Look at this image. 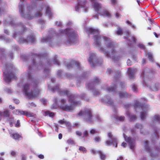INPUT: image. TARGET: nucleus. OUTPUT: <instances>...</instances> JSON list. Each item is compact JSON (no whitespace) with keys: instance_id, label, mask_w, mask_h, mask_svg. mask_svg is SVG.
<instances>
[{"instance_id":"obj_19","label":"nucleus","mask_w":160,"mask_h":160,"mask_svg":"<svg viewBox=\"0 0 160 160\" xmlns=\"http://www.w3.org/2000/svg\"><path fill=\"white\" fill-rule=\"evenodd\" d=\"M108 137L111 140V141L110 142L109 140L105 142L106 145L107 146H110L111 145L115 146L116 148L117 147V141L116 138L112 137V135L111 133L110 132L108 133Z\"/></svg>"},{"instance_id":"obj_45","label":"nucleus","mask_w":160,"mask_h":160,"mask_svg":"<svg viewBox=\"0 0 160 160\" xmlns=\"http://www.w3.org/2000/svg\"><path fill=\"white\" fill-rule=\"evenodd\" d=\"M135 128H136L141 129L142 127V124L139 123H137L135 124Z\"/></svg>"},{"instance_id":"obj_48","label":"nucleus","mask_w":160,"mask_h":160,"mask_svg":"<svg viewBox=\"0 0 160 160\" xmlns=\"http://www.w3.org/2000/svg\"><path fill=\"white\" fill-rule=\"evenodd\" d=\"M131 105H132L131 103L126 104L124 105V108L126 109V110H127L131 106Z\"/></svg>"},{"instance_id":"obj_47","label":"nucleus","mask_w":160,"mask_h":160,"mask_svg":"<svg viewBox=\"0 0 160 160\" xmlns=\"http://www.w3.org/2000/svg\"><path fill=\"white\" fill-rule=\"evenodd\" d=\"M127 23H128L129 25L131 26L132 28L133 29H135L136 28V26L133 25L129 21H127Z\"/></svg>"},{"instance_id":"obj_37","label":"nucleus","mask_w":160,"mask_h":160,"mask_svg":"<svg viewBox=\"0 0 160 160\" xmlns=\"http://www.w3.org/2000/svg\"><path fill=\"white\" fill-rule=\"evenodd\" d=\"M2 0H0V16L3 14L4 12V9L2 7Z\"/></svg>"},{"instance_id":"obj_64","label":"nucleus","mask_w":160,"mask_h":160,"mask_svg":"<svg viewBox=\"0 0 160 160\" xmlns=\"http://www.w3.org/2000/svg\"><path fill=\"white\" fill-rule=\"evenodd\" d=\"M5 91L8 93H11V90L9 88H6L5 89Z\"/></svg>"},{"instance_id":"obj_35","label":"nucleus","mask_w":160,"mask_h":160,"mask_svg":"<svg viewBox=\"0 0 160 160\" xmlns=\"http://www.w3.org/2000/svg\"><path fill=\"white\" fill-rule=\"evenodd\" d=\"M144 143L145 144V149L147 151L149 152L150 151V148L148 146V142L147 141H144Z\"/></svg>"},{"instance_id":"obj_13","label":"nucleus","mask_w":160,"mask_h":160,"mask_svg":"<svg viewBox=\"0 0 160 160\" xmlns=\"http://www.w3.org/2000/svg\"><path fill=\"white\" fill-rule=\"evenodd\" d=\"M100 80L98 77H95L92 82H90L86 84V88L88 90L92 91L94 96L99 94L100 93L97 90L95 89V87L99 84Z\"/></svg>"},{"instance_id":"obj_58","label":"nucleus","mask_w":160,"mask_h":160,"mask_svg":"<svg viewBox=\"0 0 160 160\" xmlns=\"http://www.w3.org/2000/svg\"><path fill=\"white\" fill-rule=\"evenodd\" d=\"M88 132L87 130L85 131L83 133V135L85 137H87L88 136Z\"/></svg>"},{"instance_id":"obj_54","label":"nucleus","mask_w":160,"mask_h":160,"mask_svg":"<svg viewBox=\"0 0 160 160\" xmlns=\"http://www.w3.org/2000/svg\"><path fill=\"white\" fill-rule=\"evenodd\" d=\"M94 140L95 142H98L100 141L101 138L99 137H96L94 138Z\"/></svg>"},{"instance_id":"obj_30","label":"nucleus","mask_w":160,"mask_h":160,"mask_svg":"<svg viewBox=\"0 0 160 160\" xmlns=\"http://www.w3.org/2000/svg\"><path fill=\"white\" fill-rule=\"evenodd\" d=\"M152 121L153 122L159 123L160 122V116L155 115L152 118Z\"/></svg>"},{"instance_id":"obj_32","label":"nucleus","mask_w":160,"mask_h":160,"mask_svg":"<svg viewBox=\"0 0 160 160\" xmlns=\"http://www.w3.org/2000/svg\"><path fill=\"white\" fill-rule=\"evenodd\" d=\"M114 118L116 120L119 121H123L125 119V117L124 116H119L116 115L114 116Z\"/></svg>"},{"instance_id":"obj_2","label":"nucleus","mask_w":160,"mask_h":160,"mask_svg":"<svg viewBox=\"0 0 160 160\" xmlns=\"http://www.w3.org/2000/svg\"><path fill=\"white\" fill-rule=\"evenodd\" d=\"M19 4V12L22 17L31 20L42 15L41 12L44 9L46 15L52 19L53 13L49 5L43 0H20Z\"/></svg>"},{"instance_id":"obj_24","label":"nucleus","mask_w":160,"mask_h":160,"mask_svg":"<svg viewBox=\"0 0 160 160\" xmlns=\"http://www.w3.org/2000/svg\"><path fill=\"white\" fill-rule=\"evenodd\" d=\"M119 97L121 98H128L131 96V94L128 93L126 92H120L118 93Z\"/></svg>"},{"instance_id":"obj_60","label":"nucleus","mask_w":160,"mask_h":160,"mask_svg":"<svg viewBox=\"0 0 160 160\" xmlns=\"http://www.w3.org/2000/svg\"><path fill=\"white\" fill-rule=\"evenodd\" d=\"M153 129L154 131V132H155V137L156 138H157V137L158 136V133L157 132V130L154 128H153Z\"/></svg>"},{"instance_id":"obj_26","label":"nucleus","mask_w":160,"mask_h":160,"mask_svg":"<svg viewBox=\"0 0 160 160\" xmlns=\"http://www.w3.org/2000/svg\"><path fill=\"white\" fill-rule=\"evenodd\" d=\"M10 116V113L9 110H6L2 112L0 111V121L1 120V117L3 116L4 117H9Z\"/></svg>"},{"instance_id":"obj_20","label":"nucleus","mask_w":160,"mask_h":160,"mask_svg":"<svg viewBox=\"0 0 160 160\" xmlns=\"http://www.w3.org/2000/svg\"><path fill=\"white\" fill-rule=\"evenodd\" d=\"M13 113L18 115H26L28 117H32L33 116L32 114L27 112L19 110H15L13 111Z\"/></svg>"},{"instance_id":"obj_3","label":"nucleus","mask_w":160,"mask_h":160,"mask_svg":"<svg viewBox=\"0 0 160 160\" xmlns=\"http://www.w3.org/2000/svg\"><path fill=\"white\" fill-rule=\"evenodd\" d=\"M86 32L88 34L94 35L93 38L94 43L98 47L99 51L104 54L105 56L108 58H110L114 62L119 60L122 57L124 53L121 52L119 55H117V52L116 50V44L112 39L109 37L103 36V39L104 42V46L106 48L111 49L110 52L106 51L101 45V37L100 35V32L98 29L92 28H85Z\"/></svg>"},{"instance_id":"obj_29","label":"nucleus","mask_w":160,"mask_h":160,"mask_svg":"<svg viewBox=\"0 0 160 160\" xmlns=\"http://www.w3.org/2000/svg\"><path fill=\"white\" fill-rule=\"evenodd\" d=\"M0 39L4 40L6 43H9L11 42L12 40L9 38H5L2 35H0Z\"/></svg>"},{"instance_id":"obj_61","label":"nucleus","mask_w":160,"mask_h":160,"mask_svg":"<svg viewBox=\"0 0 160 160\" xmlns=\"http://www.w3.org/2000/svg\"><path fill=\"white\" fill-rule=\"evenodd\" d=\"M76 133L77 135L80 136H81L82 135V133L81 132H80L79 131H77L76 132Z\"/></svg>"},{"instance_id":"obj_8","label":"nucleus","mask_w":160,"mask_h":160,"mask_svg":"<svg viewBox=\"0 0 160 160\" xmlns=\"http://www.w3.org/2000/svg\"><path fill=\"white\" fill-rule=\"evenodd\" d=\"M77 116L82 117L85 121L89 123H92L95 121L100 122L102 121V119L98 115H96L93 118L91 111L89 109L85 110L84 111L81 110Z\"/></svg>"},{"instance_id":"obj_63","label":"nucleus","mask_w":160,"mask_h":160,"mask_svg":"<svg viewBox=\"0 0 160 160\" xmlns=\"http://www.w3.org/2000/svg\"><path fill=\"white\" fill-rule=\"evenodd\" d=\"M5 50L4 48H0V54L1 55H3V53L5 51Z\"/></svg>"},{"instance_id":"obj_53","label":"nucleus","mask_w":160,"mask_h":160,"mask_svg":"<svg viewBox=\"0 0 160 160\" xmlns=\"http://www.w3.org/2000/svg\"><path fill=\"white\" fill-rule=\"evenodd\" d=\"M98 132L94 129H92L90 131V133L92 134H94L98 133Z\"/></svg>"},{"instance_id":"obj_15","label":"nucleus","mask_w":160,"mask_h":160,"mask_svg":"<svg viewBox=\"0 0 160 160\" xmlns=\"http://www.w3.org/2000/svg\"><path fill=\"white\" fill-rule=\"evenodd\" d=\"M78 4L75 7V11L80 12L81 9H82V11L85 12H87L88 9V4L87 1L86 0H77Z\"/></svg>"},{"instance_id":"obj_4","label":"nucleus","mask_w":160,"mask_h":160,"mask_svg":"<svg viewBox=\"0 0 160 160\" xmlns=\"http://www.w3.org/2000/svg\"><path fill=\"white\" fill-rule=\"evenodd\" d=\"M59 32L58 34L53 28H51L49 31L48 37L41 38V42L48 43L51 47L54 45L59 46L60 44L57 42V38L59 36L64 34L67 36V38L66 39L63 41L64 44L69 46L78 43V35L77 32L73 29L67 28L64 30L60 29Z\"/></svg>"},{"instance_id":"obj_6","label":"nucleus","mask_w":160,"mask_h":160,"mask_svg":"<svg viewBox=\"0 0 160 160\" xmlns=\"http://www.w3.org/2000/svg\"><path fill=\"white\" fill-rule=\"evenodd\" d=\"M3 23L6 25H11L15 29H16L18 30H20L18 32L16 31L14 32L12 35V37L16 39L17 37L23 35L27 30L26 27L22 22L15 23L12 17L10 15L9 16L7 21L6 20H4Z\"/></svg>"},{"instance_id":"obj_28","label":"nucleus","mask_w":160,"mask_h":160,"mask_svg":"<svg viewBox=\"0 0 160 160\" xmlns=\"http://www.w3.org/2000/svg\"><path fill=\"white\" fill-rule=\"evenodd\" d=\"M54 103L51 106V108L52 109H56L57 108L58 106H60V102H59L60 103H58V100L56 98H54L53 100Z\"/></svg>"},{"instance_id":"obj_51","label":"nucleus","mask_w":160,"mask_h":160,"mask_svg":"<svg viewBox=\"0 0 160 160\" xmlns=\"http://www.w3.org/2000/svg\"><path fill=\"white\" fill-rule=\"evenodd\" d=\"M79 125L80 124L76 122L73 123V126H72V128H77L78 127Z\"/></svg>"},{"instance_id":"obj_11","label":"nucleus","mask_w":160,"mask_h":160,"mask_svg":"<svg viewBox=\"0 0 160 160\" xmlns=\"http://www.w3.org/2000/svg\"><path fill=\"white\" fill-rule=\"evenodd\" d=\"M134 102L133 106L136 111H137V108H141L142 111L141 112L140 117L142 120L144 119L149 109V105L139 102L138 100H135Z\"/></svg>"},{"instance_id":"obj_23","label":"nucleus","mask_w":160,"mask_h":160,"mask_svg":"<svg viewBox=\"0 0 160 160\" xmlns=\"http://www.w3.org/2000/svg\"><path fill=\"white\" fill-rule=\"evenodd\" d=\"M88 75L89 73L88 72H84L83 73L81 77H80L78 78L77 84V87H79L80 86L81 80L82 78H84L86 77H87L88 76Z\"/></svg>"},{"instance_id":"obj_57","label":"nucleus","mask_w":160,"mask_h":160,"mask_svg":"<svg viewBox=\"0 0 160 160\" xmlns=\"http://www.w3.org/2000/svg\"><path fill=\"white\" fill-rule=\"evenodd\" d=\"M20 120H18L17 121V123L15 124V126L16 127H20Z\"/></svg>"},{"instance_id":"obj_17","label":"nucleus","mask_w":160,"mask_h":160,"mask_svg":"<svg viewBox=\"0 0 160 160\" xmlns=\"http://www.w3.org/2000/svg\"><path fill=\"white\" fill-rule=\"evenodd\" d=\"M35 41V38L34 36L30 35L28 36L27 39H25L21 37H20L19 40H17L19 44L27 43L28 42L33 43Z\"/></svg>"},{"instance_id":"obj_33","label":"nucleus","mask_w":160,"mask_h":160,"mask_svg":"<svg viewBox=\"0 0 160 160\" xmlns=\"http://www.w3.org/2000/svg\"><path fill=\"white\" fill-rule=\"evenodd\" d=\"M58 58V57L57 55H55L53 58V63L54 64L59 66L60 65V63L58 61L57 59Z\"/></svg>"},{"instance_id":"obj_14","label":"nucleus","mask_w":160,"mask_h":160,"mask_svg":"<svg viewBox=\"0 0 160 160\" xmlns=\"http://www.w3.org/2000/svg\"><path fill=\"white\" fill-rule=\"evenodd\" d=\"M88 61L91 66L92 67L101 65L103 62L102 59L97 58L96 54L91 52L90 53Z\"/></svg>"},{"instance_id":"obj_16","label":"nucleus","mask_w":160,"mask_h":160,"mask_svg":"<svg viewBox=\"0 0 160 160\" xmlns=\"http://www.w3.org/2000/svg\"><path fill=\"white\" fill-rule=\"evenodd\" d=\"M64 64L65 65L66 68L68 69L73 68H77L78 70H81L82 68L81 67L80 64L78 61L71 60L70 61L68 62L67 63L66 62H64Z\"/></svg>"},{"instance_id":"obj_18","label":"nucleus","mask_w":160,"mask_h":160,"mask_svg":"<svg viewBox=\"0 0 160 160\" xmlns=\"http://www.w3.org/2000/svg\"><path fill=\"white\" fill-rule=\"evenodd\" d=\"M123 136L125 141L129 143L130 148L132 150L133 152H134V147L135 146V140L130 137L127 138L124 133H123Z\"/></svg>"},{"instance_id":"obj_55","label":"nucleus","mask_w":160,"mask_h":160,"mask_svg":"<svg viewBox=\"0 0 160 160\" xmlns=\"http://www.w3.org/2000/svg\"><path fill=\"white\" fill-rule=\"evenodd\" d=\"M55 24L58 27H61L62 25V23L61 22H56Z\"/></svg>"},{"instance_id":"obj_9","label":"nucleus","mask_w":160,"mask_h":160,"mask_svg":"<svg viewBox=\"0 0 160 160\" xmlns=\"http://www.w3.org/2000/svg\"><path fill=\"white\" fill-rule=\"evenodd\" d=\"M150 72V70L148 68H145L143 70L141 74L140 77L142 78L143 85L145 87H147L152 91H158L160 90V84L156 83L152 86H150L148 85L147 82L149 80L148 75L147 73Z\"/></svg>"},{"instance_id":"obj_59","label":"nucleus","mask_w":160,"mask_h":160,"mask_svg":"<svg viewBox=\"0 0 160 160\" xmlns=\"http://www.w3.org/2000/svg\"><path fill=\"white\" fill-rule=\"evenodd\" d=\"M111 2L114 6H115L117 4V0H111Z\"/></svg>"},{"instance_id":"obj_21","label":"nucleus","mask_w":160,"mask_h":160,"mask_svg":"<svg viewBox=\"0 0 160 160\" xmlns=\"http://www.w3.org/2000/svg\"><path fill=\"white\" fill-rule=\"evenodd\" d=\"M101 102H102L107 103L108 105L113 107V102L108 96H105L104 97L101 99Z\"/></svg>"},{"instance_id":"obj_41","label":"nucleus","mask_w":160,"mask_h":160,"mask_svg":"<svg viewBox=\"0 0 160 160\" xmlns=\"http://www.w3.org/2000/svg\"><path fill=\"white\" fill-rule=\"evenodd\" d=\"M12 50L18 51L19 50V48L18 46L16 45H14L12 46Z\"/></svg>"},{"instance_id":"obj_43","label":"nucleus","mask_w":160,"mask_h":160,"mask_svg":"<svg viewBox=\"0 0 160 160\" xmlns=\"http://www.w3.org/2000/svg\"><path fill=\"white\" fill-rule=\"evenodd\" d=\"M79 150L80 151H82L83 153H86L87 151L86 148L82 146L79 147Z\"/></svg>"},{"instance_id":"obj_49","label":"nucleus","mask_w":160,"mask_h":160,"mask_svg":"<svg viewBox=\"0 0 160 160\" xmlns=\"http://www.w3.org/2000/svg\"><path fill=\"white\" fill-rule=\"evenodd\" d=\"M67 142L69 144H74V142L72 139H70L67 140Z\"/></svg>"},{"instance_id":"obj_56","label":"nucleus","mask_w":160,"mask_h":160,"mask_svg":"<svg viewBox=\"0 0 160 160\" xmlns=\"http://www.w3.org/2000/svg\"><path fill=\"white\" fill-rule=\"evenodd\" d=\"M120 85L121 87V88L122 89L124 88L125 86V84L124 83L121 82L120 83Z\"/></svg>"},{"instance_id":"obj_42","label":"nucleus","mask_w":160,"mask_h":160,"mask_svg":"<svg viewBox=\"0 0 160 160\" xmlns=\"http://www.w3.org/2000/svg\"><path fill=\"white\" fill-rule=\"evenodd\" d=\"M65 76L68 79H72L73 78L74 76L72 74H70L66 73L65 75Z\"/></svg>"},{"instance_id":"obj_44","label":"nucleus","mask_w":160,"mask_h":160,"mask_svg":"<svg viewBox=\"0 0 160 160\" xmlns=\"http://www.w3.org/2000/svg\"><path fill=\"white\" fill-rule=\"evenodd\" d=\"M132 89L134 92H138L137 86L135 84H133L132 85Z\"/></svg>"},{"instance_id":"obj_62","label":"nucleus","mask_w":160,"mask_h":160,"mask_svg":"<svg viewBox=\"0 0 160 160\" xmlns=\"http://www.w3.org/2000/svg\"><path fill=\"white\" fill-rule=\"evenodd\" d=\"M150 156L152 157H156L158 156V154H153L152 152H150Z\"/></svg>"},{"instance_id":"obj_5","label":"nucleus","mask_w":160,"mask_h":160,"mask_svg":"<svg viewBox=\"0 0 160 160\" xmlns=\"http://www.w3.org/2000/svg\"><path fill=\"white\" fill-rule=\"evenodd\" d=\"M48 88L51 91L53 92L55 91L58 92L59 94L61 95L67 96L68 98V101L72 104L70 105H64V104L66 102V100L64 99H62L60 101V108L63 110L67 111H71L75 107L78 105H79L81 104V102L79 101H77L76 99L78 97L85 101L88 102L89 101V99L88 98H86L85 96L86 94L85 93H82L80 96L78 95L72 94L69 93L68 90H63L60 91L59 90V85L57 84L55 87H51L50 85H48Z\"/></svg>"},{"instance_id":"obj_38","label":"nucleus","mask_w":160,"mask_h":160,"mask_svg":"<svg viewBox=\"0 0 160 160\" xmlns=\"http://www.w3.org/2000/svg\"><path fill=\"white\" fill-rule=\"evenodd\" d=\"M64 124L68 127V130L70 132L72 129L71 124L69 122L65 121Z\"/></svg>"},{"instance_id":"obj_22","label":"nucleus","mask_w":160,"mask_h":160,"mask_svg":"<svg viewBox=\"0 0 160 160\" xmlns=\"http://www.w3.org/2000/svg\"><path fill=\"white\" fill-rule=\"evenodd\" d=\"M137 71V69L135 68H128V76L131 79H132L134 77L135 72Z\"/></svg>"},{"instance_id":"obj_40","label":"nucleus","mask_w":160,"mask_h":160,"mask_svg":"<svg viewBox=\"0 0 160 160\" xmlns=\"http://www.w3.org/2000/svg\"><path fill=\"white\" fill-rule=\"evenodd\" d=\"M62 70H58L57 73V77L59 78H64L63 77L62 75Z\"/></svg>"},{"instance_id":"obj_7","label":"nucleus","mask_w":160,"mask_h":160,"mask_svg":"<svg viewBox=\"0 0 160 160\" xmlns=\"http://www.w3.org/2000/svg\"><path fill=\"white\" fill-rule=\"evenodd\" d=\"M3 68L2 69L4 79L8 83H9L12 80H16V76L13 74L15 71V68L13 65L11 63H5L2 62Z\"/></svg>"},{"instance_id":"obj_50","label":"nucleus","mask_w":160,"mask_h":160,"mask_svg":"<svg viewBox=\"0 0 160 160\" xmlns=\"http://www.w3.org/2000/svg\"><path fill=\"white\" fill-rule=\"evenodd\" d=\"M21 58L24 61H26L28 59V57L25 55H22L21 56Z\"/></svg>"},{"instance_id":"obj_1","label":"nucleus","mask_w":160,"mask_h":160,"mask_svg":"<svg viewBox=\"0 0 160 160\" xmlns=\"http://www.w3.org/2000/svg\"><path fill=\"white\" fill-rule=\"evenodd\" d=\"M32 64L28 67L25 77L28 83L22 87L23 94L28 98H35L38 96L40 91L37 87L38 80L32 77V74L36 71L43 69L46 77L49 75L50 70L48 67L52 65L51 60L49 59L46 53H37L31 52Z\"/></svg>"},{"instance_id":"obj_10","label":"nucleus","mask_w":160,"mask_h":160,"mask_svg":"<svg viewBox=\"0 0 160 160\" xmlns=\"http://www.w3.org/2000/svg\"><path fill=\"white\" fill-rule=\"evenodd\" d=\"M121 75L120 72L119 71L115 72V75L113 78V82L112 84V87H108L106 85L102 87L103 89H106V91L108 92H112L113 94H116L117 93V84L119 81V78Z\"/></svg>"},{"instance_id":"obj_25","label":"nucleus","mask_w":160,"mask_h":160,"mask_svg":"<svg viewBox=\"0 0 160 160\" xmlns=\"http://www.w3.org/2000/svg\"><path fill=\"white\" fill-rule=\"evenodd\" d=\"M126 114L130 122L134 121L137 119L136 115L131 114L128 111L126 112Z\"/></svg>"},{"instance_id":"obj_12","label":"nucleus","mask_w":160,"mask_h":160,"mask_svg":"<svg viewBox=\"0 0 160 160\" xmlns=\"http://www.w3.org/2000/svg\"><path fill=\"white\" fill-rule=\"evenodd\" d=\"M96 0H91L95 11L101 16L108 18L111 17V13L107 10L104 9L102 5L96 2Z\"/></svg>"},{"instance_id":"obj_39","label":"nucleus","mask_w":160,"mask_h":160,"mask_svg":"<svg viewBox=\"0 0 160 160\" xmlns=\"http://www.w3.org/2000/svg\"><path fill=\"white\" fill-rule=\"evenodd\" d=\"M117 31L116 32V34L118 35H121L123 33L122 30L120 27H118Z\"/></svg>"},{"instance_id":"obj_46","label":"nucleus","mask_w":160,"mask_h":160,"mask_svg":"<svg viewBox=\"0 0 160 160\" xmlns=\"http://www.w3.org/2000/svg\"><path fill=\"white\" fill-rule=\"evenodd\" d=\"M141 49H142L144 50H145V47L144 45L142 44L139 43L137 45Z\"/></svg>"},{"instance_id":"obj_31","label":"nucleus","mask_w":160,"mask_h":160,"mask_svg":"<svg viewBox=\"0 0 160 160\" xmlns=\"http://www.w3.org/2000/svg\"><path fill=\"white\" fill-rule=\"evenodd\" d=\"M97 153L99 154L101 159L102 160H104L105 159L106 156L101 151H97Z\"/></svg>"},{"instance_id":"obj_34","label":"nucleus","mask_w":160,"mask_h":160,"mask_svg":"<svg viewBox=\"0 0 160 160\" xmlns=\"http://www.w3.org/2000/svg\"><path fill=\"white\" fill-rule=\"evenodd\" d=\"M44 115L45 116H49L50 117H53L54 116V113L49 111H46L44 112Z\"/></svg>"},{"instance_id":"obj_27","label":"nucleus","mask_w":160,"mask_h":160,"mask_svg":"<svg viewBox=\"0 0 160 160\" xmlns=\"http://www.w3.org/2000/svg\"><path fill=\"white\" fill-rule=\"evenodd\" d=\"M10 136L15 140H17L21 137L20 135L17 133H10Z\"/></svg>"},{"instance_id":"obj_36","label":"nucleus","mask_w":160,"mask_h":160,"mask_svg":"<svg viewBox=\"0 0 160 160\" xmlns=\"http://www.w3.org/2000/svg\"><path fill=\"white\" fill-rule=\"evenodd\" d=\"M147 55L149 60L151 62H154V60L153 58L152 53L151 52H148Z\"/></svg>"},{"instance_id":"obj_52","label":"nucleus","mask_w":160,"mask_h":160,"mask_svg":"<svg viewBox=\"0 0 160 160\" xmlns=\"http://www.w3.org/2000/svg\"><path fill=\"white\" fill-rule=\"evenodd\" d=\"M41 101L44 105H45L46 104L47 101L46 99L42 98L41 100Z\"/></svg>"}]
</instances>
